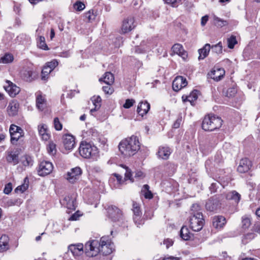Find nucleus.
I'll return each mask as SVG.
<instances>
[{
    "mask_svg": "<svg viewBox=\"0 0 260 260\" xmlns=\"http://www.w3.org/2000/svg\"><path fill=\"white\" fill-rule=\"evenodd\" d=\"M225 71L223 69L219 68L211 71V78L214 80L220 81L224 75Z\"/></svg>",
    "mask_w": 260,
    "mask_h": 260,
    "instance_id": "nucleus-27",
    "label": "nucleus"
},
{
    "mask_svg": "<svg viewBox=\"0 0 260 260\" xmlns=\"http://www.w3.org/2000/svg\"><path fill=\"white\" fill-rule=\"evenodd\" d=\"M140 148L138 138L134 136L122 140L118 145L119 151L126 157L134 155L140 149Z\"/></svg>",
    "mask_w": 260,
    "mask_h": 260,
    "instance_id": "nucleus-1",
    "label": "nucleus"
},
{
    "mask_svg": "<svg viewBox=\"0 0 260 260\" xmlns=\"http://www.w3.org/2000/svg\"><path fill=\"white\" fill-rule=\"evenodd\" d=\"M121 166L125 170V179L130 180L131 182H133L134 181V179L132 177V174L131 170L124 165H121Z\"/></svg>",
    "mask_w": 260,
    "mask_h": 260,
    "instance_id": "nucleus-44",
    "label": "nucleus"
},
{
    "mask_svg": "<svg viewBox=\"0 0 260 260\" xmlns=\"http://www.w3.org/2000/svg\"><path fill=\"white\" fill-rule=\"evenodd\" d=\"M99 81H103L107 85H112L114 81V75L111 72H106L103 78H100Z\"/></svg>",
    "mask_w": 260,
    "mask_h": 260,
    "instance_id": "nucleus-31",
    "label": "nucleus"
},
{
    "mask_svg": "<svg viewBox=\"0 0 260 260\" xmlns=\"http://www.w3.org/2000/svg\"><path fill=\"white\" fill-rule=\"evenodd\" d=\"M47 151L51 155H54L56 153V145L53 142H50L47 145Z\"/></svg>",
    "mask_w": 260,
    "mask_h": 260,
    "instance_id": "nucleus-47",
    "label": "nucleus"
},
{
    "mask_svg": "<svg viewBox=\"0 0 260 260\" xmlns=\"http://www.w3.org/2000/svg\"><path fill=\"white\" fill-rule=\"evenodd\" d=\"M223 196H215L210 198L206 203V208L210 211H217L221 207Z\"/></svg>",
    "mask_w": 260,
    "mask_h": 260,
    "instance_id": "nucleus-7",
    "label": "nucleus"
},
{
    "mask_svg": "<svg viewBox=\"0 0 260 260\" xmlns=\"http://www.w3.org/2000/svg\"><path fill=\"white\" fill-rule=\"evenodd\" d=\"M108 217L113 221H118L122 216L121 211L117 207L111 205L107 208Z\"/></svg>",
    "mask_w": 260,
    "mask_h": 260,
    "instance_id": "nucleus-10",
    "label": "nucleus"
},
{
    "mask_svg": "<svg viewBox=\"0 0 260 260\" xmlns=\"http://www.w3.org/2000/svg\"><path fill=\"white\" fill-rule=\"evenodd\" d=\"M85 17L88 19L89 21L94 20L95 17V15L93 14V10H89L88 12L85 13Z\"/></svg>",
    "mask_w": 260,
    "mask_h": 260,
    "instance_id": "nucleus-58",
    "label": "nucleus"
},
{
    "mask_svg": "<svg viewBox=\"0 0 260 260\" xmlns=\"http://www.w3.org/2000/svg\"><path fill=\"white\" fill-rule=\"evenodd\" d=\"M135 103V101L134 99H127L123 107L125 109H128L132 107Z\"/></svg>",
    "mask_w": 260,
    "mask_h": 260,
    "instance_id": "nucleus-52",
    "label": "nucleus"
},
{
    "mask_svg": "<svg viewBox=\"0 0 260 260\" xmlns=\"http://www.w3.org/2000/svg\"><path fill=\"white\" fill-rule=\"evenodd\" d=\"M187 84V82L185 78L182 76L176 77L173 81L172 88L175 91H178L182 88L185 87Z\"/></svg>",
    "mask_w": 260,
    "mask_h": 260,
    "instance_id": "nucleus-14",
    "label": "nucleus"
},
{
    "mask_svg": "<svg viewBox=\"0 0 260 260\" xmlns=\"http://www.w3.org/2000/svg\"><path fill=\"white\" fill-rule=\"evenodd\" d=\"M150 104L146 101L142 102L139 103L137 111L139 115L143 116L144 115L147 113L150 109Z\"/></svg>",
    "mask_w": 260,
    "mask_h": 260,
    "instance_id": "nucleus-24",
    "label": "nucleus"
},
{
    "mask_svg": "<svg viewBox=\"0 0 260 260\" xmlns=\"http://www.w3.org/2000/svg\"><path fill=\"white\" fill-rule=\"evenodd\" d=\"M133 211L134 213V221L137 225H142L144 223V221L141 219L142 212L140 210L139 205L134 202L133 203Z\"/></svg>",
    "mask_w": 260,
    "mask_h": 260,
    "instance_id": "nucleus-11",
    "label": "nucleus"
},
{
    "mask_svg": "<svg viewBox=\"0 0 260 260\" xmlns=\"http://www.w3.org/2000/svg\"><path fill=\"white\" fill-rule=\"evenodd\" d=\"M9 238L7 236L4 235L0 238V250H6L9 248Z\"/></svg>",
    "mask_w": 260,
    "mask_h": 260,
    "instance_id": "nucleus-32",
    "label": "nucleus"
},
{
    "mask_svg": "<svg viewBox=\"0 0 260 260\" xmlns=\"http://www.w3.org/2000/svg\"><path fill=\"white\" fill-rule=\"evenodd\" d=\"M63 143L66 149L71 150L75 146V138L71 135H65L63 136Z\"/></svg>",
    "mask_w": 260,
    "mask_h": 260,
    "instance_id": "nucleus-19",
    "label": "nucleus"
},
{
    "mask_svg": "<svg viewBox=\"0 0 260 260\" xmlns=\"http://www.w3.org/2000/svg\"><path fill=\"white\" fill-rule=\"evenodd\" d=\"M219 196H223V197L221 198L222 202H223V200L225 199L226 200L233 201L236 203H238L239 202L241 198L240 194L235 190L219 194Z\"/></svg>",
    "mask_w": 260,
    "mask_h": 260,
    "instance_id": "nucleus-18",
    "label": "nucleus"
},
{
    "mask_svg": "<svg viewBox=\"0 0 260 260\" xmlns=\"http://www.w3.org/2000/svg\"><path fill=\"white\" fill-rule=\"evenodd\" d=\"M198 90H193L188 96H186V99L187 101L189 102L190 104L193 105L194 102L197 100L198 98Z\"/></svg>",
    "mask_w": 260,
    "mask_h": 260,
    "instance_id": "nucleus-36",
    "label": "nucleus"
},
{
    "mask_svg": "<svg viewBox=\"0 0 260 260\" xmlns=\"http://www.w3.org/2000/svg\"><path fill=\"white\" fill-rule=\"evenodd\" d=\"M142 192L143 193V194L145 199H151L153 197L152 193L149 190V186L147 184H145L143 185L142 189Z\"/></svg>",
    "mask_w": 260,
    "mask_h": 260,
    "instance_id": "nucleus-34",
    "label": "nucleus"
},
{
    "mask_svg": "<svg viewBox=\"0 0 260 260\" xmlns=\"http://www.w3.org/2000/svg\"><path fill=\"white\" fill-rule=\"evenodd\" d=\"M79 153L83 157L89 158L95 156L98 152L95 146L86 142H82L79 147Z\"/></svg>",
    "mask_w": 260,
    "mask_h": 260,
    "instance_id": "nucleus-4",
    "label": "nucleus"
},
{
    "mask_svg": "<svg viewBox=\"0 0 260 260\" xmlns=\"http://www.w3.org/2000/svg\"><path fill=\"white\" fill-rule=\"evenodd\" d=\"M32 72L30 70H25L23 71L21 74L23 79L26 81H31L32 80Z\"/></svg>",
    "mask_w": 260,
    "mask_h": 260,
    "instance_id": "nucleus-40",
    "label": "nucleus"
},
{
    "mask_svg": "<svg viewBox=\"0 0 260 260\" xmlns=\"http://www.w3.org/2000/svg\"><path fill=\"white\" fill-rule=\"evenodd\" d=\"M255 236L256 234L253 232L248 233L244 235L243 241L246 240V242H247L248 241L253 239Z\"/></svg>",
    "mask_w": 260,
    "mask_h": 260,
    "instance_id": "nucleus-49",
    "label": "nucleus"
},
{
    "mask_svg": "<svg viewBox=\"0 0 260 260\" xmlns=\"http://www.w3.org/2000/svg\"><path fill=\"white\" fill-rule=\"evenodd\" d=\"M210 49L211 45L209 44H206L202 48L199 49V60H202L206 58L208 56Z\"/></svg>",
    "mask_w": 260,
    "mask_h": 260,
    "instance_id": "nucleus-30",
    "label": "nucleus"
},
{
    "mask_svg": "<svg viewBox=\"0 0 260 260\" xmlns=\"http://www.w3.org/2000/svg\"><path fill=\"white\" fill-rule=\"evenodd\" d=\"M251 166V161L247 158H244L240 160L237 171L240 173H245L250 169Z\"/></svg>",
    "mask_w": 260,
    "mask_h": 260,
    "instance_id": "nucleus-16",
    "label": "nucleus"
},
{
    "mask_svg": "<svg viewBox=\"0 0 260 260\" xmlns=\"http://www.w3.org/2000/svg\"><path fill=\"white\" fill-rule=\"evenodd\" d=\"M181 122H182V118L181 117H179V118H178L176 121L174 122L173 125V127L174 128H178L180 127V124L181 123Z\"/></svg>",
    "mask_w": 260,
    "mask_h": 260,
    "instance_id": "nucleus-61",
    "label": "nucleus"
},
{
    "mask_svg": "<svg viewBox=\"0 0 260 260\" xmlns=\"http://www.w3.org/2000/svg\"><path fill=\"white\" fill-rule=\"evenodd\" d=\"M91 100L94 106V108L91 109L90 110V112L92 113L93 112L95 111L97 109H99L101 107L102 99L100 96H97L92 97Z\"/></svg>",
    "mask_w": 260,
    "mask_h": 260,
    "instance_id": "nucleus-35",
    "label": "nucleus"
},
{
    "mask_svg": "<svg viewBox=\"0 0 260 260\" xmlns=\"http://www.w3.org/2000/svg\"><path fill=\"white\" fill-rule=\"evenodd\" d=\"M237 89L234 87L229 88L227 90V96L230 98L234 96L237 93Z\"/></svg>",
    "mask_w": 260,
    "mask_h": 260,
    "instance_id": "nucleus-57",
    "label": "nucleus"
},
{
    "mask_svg": "<svg viewBox=\"0 0 260 260\" xmlns=\"http://www.w3.org/2000/svg\"><path fill=\"white\" fill-rule=\"evenodd\" d=\"M171 153L168 147H160L157 152L158 156L163 159H167Z\"/></svg>",
    "mask_w": 260,
    "mask_h": 260,
    "instance_id": "nucleus-29",
    "label": "nucleus"
},
{
    "mask_svg": "<svg viewBox=\"0 0 260 260\" xmlns=\"http://www.w3.org/2000/svg\"><path fill=\"white\" fill-rule=\"evenodd\" d=\"M85 253L88 257L96 256L100 252V244L98 240L89 241L85 245Z\"/></svg>",
    "mask_w": 260,
    "mask_h": 260,
    "instance_id": "nucleus-5",
    "label": "nucleus"
},
{
    "mask_svg": "<svg viewBox=\"0 0 260 260\" xmlns=\"http://www.w3.org/2000/svg\"><path fill=\"white\" fill-rule=\"evenodd\" d=\"M135 27L134 18L128 17L123 21L121 26V31L123 34H125L131 31Z\"/></svg>",
    "mask_w": 260,
    "mask_h": 260,
    "instance_id": "nucleus-13",
    "label": "nucleus"
},
{
    "mask_svg": "<svg viewBox=\"0 0 260 260\" xmlns=\"http://www.w3.org/2000/svg\"><path fill=\"white\" fill-rule=\"evenodd\" d=\"M164 244L166 245V247L168 248L170 246H172L173 244V241L171 239H167L164 241Z\"/></svg>",
    "mask_w": 260,
    "mask_h": 260,
    "instance_id": "nucleus-62",
    "label": "nucleus"
},
{
    "mask_svg": "<svg viewBox=\"0 0 260 260\" xmlns=\"http://www.w3.org/2000/svg\"><path fill=\"white\" fill-rule=\"evenodd\" d=\"M7 83L8 85L5 87L6 90L11 96H15L19 93L20 91V88L10 81H8Z\"/></svg>",
    "mask_w": 260,
    "mask_h": 260,
    "instance_id": "nucleus-21",
    "label": "nucleus"
},
{
    "mask_svg": "<svg viewBox=\"0 0 260 260\" xmlns=\"http://www.w3.org/2000/svg\"><path fill=\"white\" fill-rule=\"evenodd\" d=\"M220 183L219 182H215L212 183L211 184V186L209 187V189L211 193H214L217 191V189L219 187V185H220Z\"/></svg>",
    "mask_w": 260,
    "mask_h": 260,
    "instance_id": "nucleus-53",
    "label": "nucleus"
},
{
    "mask_svg": "<svg viewBox=\"0 0 260 260\" xmlns=\"http://www.w3.org/2000/svg\"><path fill=\"white\" fill-rule=\"evenodd\" d=\"M58 61L54 59L50 62L47 63L46 66L48 67V68L53 71L54 68L58 66Z\"/></svg>",
    "mask_w": 260,
    "mask_h": 260,
    "instance_id": "nucleus-55",
    "label": "nucleus"
},
{
    "mask_svg": "<svg viewBox=\"0 0 260 260\" xmlns=\"http://www.w3.org/2000/svg\"><path fill=\"white\" fill-rule=\"evenodd\" d=\"M38 47L43 50H48V47L46 44L45 39L43 36H40L39 40L38 41Z\"/></svg>",
    "mask_w": 260,
    "mask_h": 260,
    "instance_id": "nucleus-42",
    "label": "nucleus"
},
{
    "mask_svg": "<svg viewBox=\"0 0 260 260\" xmlns=\"http://www.w3.org/2000/svg\"><path fill=\"white\" fill-rule=\"evenodd\" d=\"M222 121L220 117L214 114H208L205 116L202 121V127L206 131H213L221 126Z\"/></svg>",
    "mask_w": 260,
    "mask_h": 260,
    "instance_id": "nucleus-3",
    "label": "nucleus"
},
{
    "mask_svg": "<svg viewBox=\"0 0 260 260\" xmlns=\"http://www.w3.org/2000/svg\"><path fill=\"white\" fill-rule=\"evenodd\" d=\"M33 159L29 155H24L22 159V164L24 167L31 166L33 165Z\"/></svg>",
    "mask_w": 260,
    "mask_h": 260,
    "instance_id": "nucleus-41",
    "label": "nucleus"
},
{
    "mask_svg": "<svg viewBox=\"0 0 260 260\" xmlns=\"http://www.w3.org/2000/svg\"><path fill=\"white\" fill-rule=\"evenodd\" d=\"M165 3L171 5L173 7H177V3L180 2V0H165Z\"/></svg>",
    "mask_w": 260,
    "mask_h": 260,
    "instance_id": "nucleus-59",
    "label": "nucleus"
},
{
    "mask_svg": "<svg viewBox=\"0 0 260 260\" xmlns=\"http://www.w3.org/2000/svg\"><path fill=\"white\" fill-rule=\"evenodd\" d=\"M213 20L216 25L219 27H223L228 25V22L226 20L222 19L217 16L214 15Z\"/></svg>",
    "mask_w": 260,
    "mask_h": 260,
    "instance_id": "nucleus-39",
    "label": "nucleus"
},
{
    "mask_svg": "<svg viewBox=\"0 0 260 260\" xmlns=\"http://www.w3.org/2000/svg\"><path fill=\"white\" fill-rule=\"evenodd\" d=\"M11 136V142L15 144L21 137L23 136V130L19 126L11 124L9 128Z\"/></svg>",
    "mask_w": 260,
    "mask_h": 260,
    "instance_id": "nucleus-9",
    "label": "nucleus"
},
{
    "mask_svg": "<svg viewBox=\"0 0 260 260\" xmlns=\"http://www.w3.org/2000/svg\"><path fill=\"white\" fill-rule=\"evenodd\" d=\"M6 160L8 162L16 165L19 162V152L14 150L6 151Z\"/></svg>",
    "mask_w": 260,
    "mask_h": 260,
    "instance_id": "nucleus-15",
    "label": "nucleus"
},
{
    "mask_svg": "<svg viewBox=\"0 0 260 260\" xmlns=\"http://www.w3.org/2000/svg\"><path fill=\"white\" fill-rule=\"evenodd\" d=\"M111 85L107 84L103 87V90L106 94H111L113 92L114 89Z\"/></svg>",
    "mask_w": 260,
    "mask_h": 260,
    "instance_id": "nucleus-51",
    "label": "nucleus"
},
{
    "mask_svg": "<svg viewBox=\"0 0 260 260\" xmlns=\"http://www.w3.org/2000/svg\"><path fill=\"white\" fill-rule=\"evenodd\" d=\"M54 126L56 131H60L62 128V125L59 121L58 118L55 117L53 120Z\"/></svg>",
    "mask_w": 260,
    "mask_h": 260,
    "instance_id": "nucleus-48",
    "label": "nucleus"
},
{
    "mask_svg": "<svg viewBox=\"0 0 260 260\" xmlns=\"http://www.w3.org/2000/svg\"><path fill=\"white\" fill-rule=\"evenodd\" d=\"M99 243L100 244V253H103L104 255H109L113 252V243L109 239V237H102Z\"/></svg>",
    "mask_w": 260,
    "mask_h": 260,
    "instance_id": "nucleus-6",
    "label": "nucleus"
},
{
    "mask_svg": "<svg viewBox=\"0 0 260 260\" xmlns=\"http://www.w3.org/2000/svg\"><path fill=\"white\" fill-rule=\"evenodd\" d=\"M242 224L243 228H248L250 225V219L247 217H243L242 220Z\"/></svg>",
    "mask_w": 260,
    "mask_h": 260,
    "instance_id": "nucleus-54",
    "label": "nucleus"
},
{
    "mask_svg": "<svg viewBox=\"0 0 260 260\" xmlns=\"http://www.w3.org/2000/svg\"><path fill=\"white\" fill-rule=\"evenodd\" d=\"M80 216V215L78 214V212H76L74 214L71 215V216L70 217L69 220H77Z\"/></svg>",
    "mask_w": 260,
    "mask_h": 260,
    "instance_id": "nucleus-63",
    "label": "nucleus"
},
{
    "mask_svg": "<svg viewBox=\"0 0 260 260\" xmlns=\"http://www.w3.org/2000/svg\"><path fill=\"white\" fill-rule=\"evenodd\" d=\"M172 51L181 56L184 60L187 57V53L184 51L183 46L179 44H175L172 47Z\"/></svg>",
    "mask_w": 260,
    "mask_h": 260,
    "instance_id": "nucleus-23",
    "label": "nucleus"
},
{
    "mask_svg": "<svg viewBox=\"0 0 260 260\" xmlns=\"http://www.w3.org/2000/svg\"><path fill=\"white\" fill-rule=\"evenodd\" d=\"M29 186V180L28 177L24 178L23 180V183L21 185L18 186L15 189L16 192L20 191L21 193L24 192L27 189Z\"/></svg>",
    "mask_w": 260,
    "mask_h": 260,
    "instance_id": "nucleus-33",
    "label": "nucleus"
},
{
    "mask_svg": "<svg viewBox=\"0 0 260 260\" xmlns=\"http://www.w3.org/2000/svg\"><path fill=\"white\" fill-rule=\"evenodd\" d=\"M74 8L78 11H82L85 7V5L79 1H77L74 5Z\"/></svg>",
    "mask_w": 260,
    "mask_h": 260,
    "instance_id": "nucleus-50",
    "label": "nucleus"
},
{
    "mask_svg": "<svg viewBox=\"0 0 260 260\" xmlns=\"http://www.w3.org/2000/svg\"><path fill=\"white\" fill-rule=\"evenodd\" d=\"M39 133L42 136L43 140L47 141L49 139V135L47 133V129L45 127V125H43L39 126Z\"/></svg>",
    "mask_w": 260,
    "mask_h": 260,
    "instance_id": "nucleus-38",
    "label": "nucleus"
},
{
    "mask_svg": "<svg viewBox=\"0 0 260 260\" xmlns=\"http://www.w3.org/2000/svg\"><path fill=\"white\" fill-rule=\"evenodd\" d=\"M53 169L52 164L48 161H41L37 168L38 174L40 176H45L50 174Z\"/></svg>",
    "mask_w": 260,
    "mask_h": 260,
    "instance_id": "nucleus-8",
    "label": "nucleus"
},
{
    "mask_svg": "<svg viewBox=\"0 0 260 260\" xmlns=\"http://www.w3.org/2000/svg\"><path fill=\"white\" fill-rule=\"evenodd\" d=\"M145 177L144 173L141 171H136L135 172L134 178L137 180H141Z\"/></svg>",
    "mask_w": 260,
    "mask_h": 260,
    "instance_id": "nucleus-56",
    "label": "nucleus"
},
{
    "mask_svg": "<svg viewBox=\"0 0 260 260\" xmlns=\"http://www.w3.org/2000/svg\"><path fill=\"white\" fill-rule=\"evenodd\" d=\"M63 201L66 202V207L70 210L76 209V197L74 195L66 196Z\"/></svg>",
    "mask_w": 260,
    "mask_h": 260,
    "instance_id": "nucleus-26",
    "label": "nucleus"
},
{
    "mask_svg": "<svg viewBox=\"0 0 260 260\" xmlns=\"http://www.w3.org/2000/svg\"><path fill=\"white\" fill-rule=\"evenodd\" d=\"M225 223L226 219L223 216H216L212 219V225L216 229H221Z\"/></svg>",
    "mask_w": 260,
    "mask_h": 260,
    "instance_id": "nucleus-22",
    "label": "nucleus"
},
{
    "mask_svg": "<svg viewBox=\"0 0 260 260\" xmlns=\"http://www.w3.org/2000/svg\"><path fill=\"white\" fill-rule=\"evenodd\" d=\"M252 230L253 232H256L260 234V223L255 224L253 226Z\"/></svg>",
    "mask_w": 260,
    "mask_h": 260,
    "instance_id": "nucleus-64",
    "label": "nucleus"
},
{
    "mask_svg": "<svg viewBox=\"0 0 260 260\" xmlns=\"http://www.w3.org/2000/svg\"><path fill=\"white\" fill-rule=\"evenodd\" d=\"M36 106L40 111H43L47 106V101L45 95H43L40 91L36 93Z\"/></svg>",
    "mask_w": 260,
    "mask_h": 260,
    "instance_id": "nucleus-17",
    "label": "nucleus"
},
{
    "mask_svg": "<svg viewBox=\"0 0 260 260\" xmlns=\"http://www.w3.org/2000/svg\"><path fill=\"white\" fill-rule=\"evenodd\" d=\"M83 245L81 243L77 244H71L69 246L68 249L73 255L75 256L81 255L83 252Z\"/></svg>",
    "mask_w": 260,
    "mask_h": 260,
    "instance_id": "nucleus-20",
    "label": "nucleus"
},
{
    "mask_svg": "<svg viewBox=\"0 0 260 260\" xmlns=\"http://www.w3.org/2000/svg\"><path fill=\"white\" fill-rule=\"evenodd\" d=\"M52 71L48 67L45 66L42 70L41 78L43 80H45L48 78L49 74Z\"/></svg>",
    "mask_w": 260,
    "mask_h": 260,
    "instance_id": "nucleus-45",
    "label": "nucleus"
},
{
    "mask_svg": "<svg viewBox=\"0 0 260 260\" xmlns=\"http://www.w3.org/2000/svg\"><path fill=\"white\" fill-rule=\"evenodd\" d=\"M19 108V104L15 101H13L9 104L7 108V112L9 116H14L17 115Z\"/></svg>",
    "mask_w": 260,
    "mask_h": 260,
    "instance_id": "nucleus-25",
    "label": "nucleus"
},
{
    "mask_svg": "<svg viewBox=\"0 0 260 260\" xmlns=\"http://www.w3.org/2000/svg\"><path fill=\"white\" fill-rule=\"evenodd\" d=\"M82 174V170L80 167H75L68 172L67 174L66 179L72 183H75L79 179Z\"/></svg>",
    "mask_w": 260,
    "mask_h": 260,
    "instance_id": "nucleus-12",
    "label": "nucleus"
},
{
    "mask_svg": "<svg viewBox=\"0 0 260 260\" xmlns=\"http://www.w3.org/2000/svg\"><path fill=\"white\" fill-rule=\"evenodd\" d=\"M212 51L217 54H220L222 52V46L221 42L215 45L211 46Z\"/></svg>",
    "mask_w": 260,
    "mask_h": 260,
    "instance_id": "nucleus-46",
    "label": "nucleus"
},
{
    "mask_svg": "<svg viewBox=\"0 0 260 260\" xmlns=\"http://www.w3.org/2000/svg\"><path fill=\"white\" fill-rule=\"evenodd\" d=\"M228 47L230 49H233L236 44L238 43L236 37L235 36H231L227 39Z\"/></svg>",
    "mask_w": 260,
    "mask_h": 260,
    "instance_id": "nucleus-43",
    "label": "nucleus"
},
{
    "mask_svg": "<svg viewBox=\"0 0 260 260\" xmlns=\"http://www.w3.org/2000/svg\"><path fill=\"white\" fill-rule=\"evenodd\" d=\"M200 210V207L198 204H193L192 205L189 217L190 228L195 232L201 231L204 225L203 215Z\"/></svg>",
    "mask_w": 260,
    "mask_h": 260,
    "instance_id": "nucleus-2",
    "label": "nucleus"
},
{
    "mask_svg": "<svg viewBox=\"0 0 260 260\" xmlns=\"http://www.w3.org/2000/svg\"><path fill=\"white\" fill-rule=\"evenodd\" d=\"M12 190V184L11 183H9L6 185L5 188L4 189V192L5 193L8 194L11 192Z\"/></svg>",
    "mask_w": 260,
    "mask_h": 260,
    "instance_id": "nucleus-60",
    "label": "nucleus"
},
{
    "mask_svg": "<svg viewBox=\"0 0 260 260\" xmlns=\"http://www.w3.org/2000/svg\"><path fill=\"white\" fill-rule=\"evenodd\" d=\"M14 60V57L10 53H6L4 56L0 57V63H9L12 62Z\"/></svg>",
    "mask_w": 260,
    "mask_h": 260,
    "instance_id": "nucleus-37",
    "label": "nucleus"
},
{
    "mask_svg": "<svg viewBox=\"0 0 260 260\" xmlns=\"http://www.w3.org/2000/svg\"><path fill=\"white\" fill-rule=\"evenodd\" d=\"M180 236L184 241H188L192 239L193 235L186 226H183L180 231Z\"/></svg>",
    "mask_w": 260,
    "mask_h": 260,
    "instance_id": "nucleus-28",
    "label": "nucleus"
}]
</instances>
